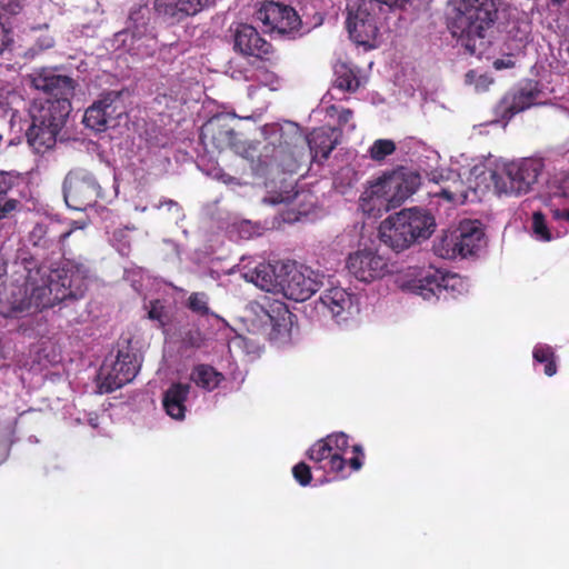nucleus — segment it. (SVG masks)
Instances as JSON below:
<instances>
[{"mask_svg":"<svg viewBox=\"0 0 569 569\" xmlns=\"http://www.w3.org/2000/svg\"><path fill=\"white\" fill-rule=\"evenodd\" d=\"M64 271H73L74 276L58 271V279L33 278L29 270L24 271V281L11 282L0 291V313L4 318H20L24 313L52 308L58 303L77 301L84 297L83 279L88 269L83 264L69 262Z\"/></svg>","mask_w":569,"mask_h":569,"instance_id":"obj_1","label":"nucleus"},{"mask_svg":"<svg viewBox=\"0 0 569 569\" xmlns=\"http://www.w3.org/2000/svg\"><path fill=\"white\" fill-rule=\"evenodd\" d=\"M73 228L64 229L60 222L37 223L28 234V243L30 247L17 250V266L23 270H29L31 274H38L43 278L58 279L61 276L58 271L64 273V268L69 262L83 264L88 269L83 279L86 291L88 290L89 280L91 278L92 268L86 259H66L61 267H56V261L64 253V242L72 234ZM67 274L74 276L73 271H66Z\"/></svg>","mask_w":569,"mask_h":569,"instance_id":"obj_2","label":"nucleus"},{"mask_svg":"<svg viewBox=\"0 0 569 569\" xmlns=\"http://www.w3.org/2000/svg\"><path fill=\"white\" fill-rule=\"evenodd\" d=\"M452 16L448 29L470 56L482 57L489 46L490 32L498 18L496 0H451Z\"/></svg>","mask_w":569,"mask_h":569,"instance_id":"obj_3","label":"nucleus"},{"mask_svg":"<svg viewBox=\"0 0 569 569\" xmlns=\"http://www.w3.org/2000/svg\"><path fill=\"white\" fill-rule=\"evenodd\" d=\"M421 184V176L406 168L383 173L371 182L359 198V208L369 217L400 207Z\"/></svg>","mask_w":569,"mask_h":569,"instance_id":"obj_4","label":"nucleus"},{"mask_svg":"<svg viewBox=\"0 0 569 569\" xmlns=\"http://www.w3.org/2000/svg\"><path fill=\"white\" fill-rule=\"evenodd\" d=\"M435 217L421 208H408L389 216L379 227L381 242L396 252L419 243L433 233Z\"/></svg>","mask_w":569,"mask_h":569,"instance_id":"obj_5","label":"nucleus"},{"mask_svg":"<svg viewBox=\"0 0 569 569\" xmlns=\"http://www.w3.org/2000/svg\"><path fill=\"white\" fill-rule=\"evenodd\" d=\"M72 110L64 99H39L30 108L31 124L26 137L37 153H43L56 146L57 138Z\"/></svg>","mask_w":569,"mask_h":569,"instance_id":"obj_6","label":"nucleus"},{"mask_svg":"<svg viewBox=\"0 0 569 569\" xmlns=\"http://www.w3.org/2000/svg\"><path fill=\"white\" fill-rule=\"evenodd\" d=\"M543 170L541 158L528 157L505 163L491 178L498 193L520 197L535 190Z\"/></svg>","mask_w":569,"mask_h":569,"instance_id":"obj_7","label":"nucleus"},{"mask_svg":"<svg viewBox=\"0 0 569 569\" xmlns=\"http://www.w3.org/2000/svg\"><path fill=\"white\" fill-rule=\"evenodd\" d=\"M63 198L66 204L73 210L84 211L103 198L97 178L84 169L71 170L63 180Z\"/></svg>","mask_w":569,"mask_h":569,"instance_id":"obj_8","label":"nucleus"},{"mask_svg":"<svg viewBox=\"0 0 569 569\" xmlns=\"http://www.w3.org/2000/svg\"><path fill=\"white\" fill-rule=\"evenodd\" d=\"M440 256L455 258L476 254L485 244V232L477 220H465L459 227L441 239Z\"/></svg>","mask_w":569,"mask_h":569,"instance_id":"obj_9","label":"nucleus"},{"mask_svg":"<svg viewBox=\"0 0 569 569\" xmlns=\"http://www.w3.org/2000/svg\"><path fill=\"white\" fill-rule=\"evenodd\" d=\"M346 10V26L350 39L358 44L370 46L379 33L372 1L347 0Z\"/></svg>","mask_w":569,"mask_h":569,"instance_id":"obj_10","label":"nucleus"},{"mask_svg":"<svg viewBox=\"0 0 569 569\" xmlns=\"http://www.w3.org/2000/svg\"><path fill=\"white\" fill-rule=\"evenodd\" d=\"M461 279L457 274L443 273L438 269H429L409 283V289L425 300L447 301L456 298L455 291L460 287Z\"/></svg>","mask_w":569,"mask_h":569,"instance_id":"obj_11","label":"nucleus"},{"mask_svg":"<svg viewBox=\"0 0 569 569\" xmlns=\"http://www.w3.org/2000/svg\"><path fill=\"white\" fill-rule=\"evenodd\" d=\"M140 370V363L134 353L119 351L116 359L103 362L99 371L101 392L110 393L131 382Z\"/></svg>","mask_w":569,"mask_h":569,"instance_id":"obj_12","label":"nucleus"},{"mask_svg":"<svg viewBox=\"0 0 569 569\" xmlns=\"http://www.w3.org/2000/svg\"><path fill=\"white\" fill-rule=\"evenodd\" d=\"M260 329L269 340H279L289 337L292 327L293 315L284 302L274 300L267 306H259L256 311Z\"/></svg>","mask_w":569,"mask_h":569,"instance_id":"obj_13","label":"nucleus"},{"mask_svg":"<svg viewBox=\"0 0 569 569\" xmlns=\"http://www.w3.org/2000/svg\"><path fill=\"white\" fill-rule=\"evenodd\" d=\"M346 266L356 279L367 283L381 279L389 271L387 259L371 249L350 253Z\"/></svg>","mask_w":569,"mask_h":569,"instance_id":"obj_14","label":"nucleus"},{"mask_svg":"<svg viewBox=\"0 0 569 569\" xmlns=\"http://www.w3.org/2000/svg\"><path fill=\"white\" fill-rule=\"evenodd\" d=\"M257 19L268 28V31L281 34L297 29L300 23V18L292 7L274 1L263 2L257 11Z\"/></svg>","mask_w":569,"mask_h":569,"instance_id":"obj_15","label":"nucleus"},{"mask_svg":"<svg viewBox=\"0 0 569 569\" xmlns=\"http://www.w3.org/2000/svg\"><path fill=\"white\" fill-rule=\"evenodd\" d=\"M200 139L207 149L219 152L231 149L238 151L237 133L231 127L230 120L223 116L211 118L203 124Z\"/></svg>","mask_w":569,"mask_h":569,"instance_id":"obj_16","label":"nucleus"},{"mask_svg":"<svg viewBox=\"0 0 569 569\" xmlns=\"http://www.w3.org/2000/svg\"><path fill=\"white\" fill-rule=\"evenodd\" d=\"M34 89L48 94L47 99H64L71 102L77 82L69 76L58 73L54 69L43 68L31 79Z\"/></svg>","mask_w":569,"mask_h":569,"instance_id":"obj_17","label":"nucleus"},{"mask_svg":"<svg viewBox=\"0 0 569 569\" xmlns=\"http://www.w3.org/2000/svg\"><path fill=\"white\" fill-rule=\"evenodd\" d=\"M217 1L218 0H154L153 9L163 20L174 24L214 7Z\"/></svg>","mask_w":569,"mask_h":569,"instance_id":"obj_18","label":"nucleus"},{"mask_svg":"<svg viewBox=\"0 0 569 569\" xmlns=\"http://www.w3.org/2000/svg\"><path fill=\"white\" fill-rule=\"evenodd\" d=\"M233 47L243 56H252L261 60H270L273 54L272 44L263 39L254 27L247 23H240L236 28Z\"/></svg>","mask_w":569,"mask_h":569,"instance_id":"obj_19","label":"nucleus"},{"mask_svg":"<svg viewBox=\"0 0 569 569\" xmlns=\"http://www.w3.org/2000/svg\"><path fill=\"white\" fill-rule=\"evenodd\" d=\"M121 97L120 91H108L101 94L98 101H94L84 112L83 123L97 132H102L108 128L110 118L119 116L116 103Z\"/></svg>","mask_w":569,"mask_h":569,"instance_id":"obj_20","label":"nucleus"},{"mask_svg":"<svg viewBox=\"0 0 569 569\" xmlns=\"http://www.w3.org/2000/svg\"><path fill=\"white\" fill-rule=\"evenodd\" d=\"M541 90L537 83L528 82L526 86L506 93L499 103V110L503 119H511L519 112L539 104Z\"/></svg>","mask_w":569,"mask_h":569,"instance_id":"obj_21","label":"nucleus"},{"mask_svg":"<svg viewBox=\"0 0 569 569\" xmlns=\"http://www.w3.org/2000/svg\"><path fill=\"white\" fill-rule=\"evenodd\" d=\"M317 287L316 280L296 268H291L283 273L280 293L293 301H306L316 293Z\"/></svg>","mask_w":569,"mask_h":569,"instance_id":"obj_22","label":"nucleus"},{"mask_svg":"<svg viewBox=\"0 0 569 569\" xmlns=\"http://www.w3.org/2000/svg\"><path fill=\"white\" fill-rule=\"evenodd\" d=\"M277 266L271 263H259L252 269H248L243 277L247 281L252 282L256 287L267 292L280 293L283 273L278 272ZM287 269L286 266L280 267V271Z\"/></svg>","mask_w":569,"mask_h":569,"instance_id":"obj_23","label":"nucleus"},{"mask_svg":"<svg viewBox=\"0 0 569 569\" xmlns=\"http://www.w3.org/2000/svg\"><path fill=\"white\" fill-rule=\"evenodd\" d=\"M322 305L330 311L337 323L346 321L355 309L352 297L343 288H331L322 297Z\"/></svg>","mask_w":569,"mask_h":569,"instance_id":"obj_24","label":"nucleus"},{"mask_svg":"<svg viewBox=\"0 0 569 569\" xmlns=\"http://www.w3.org/2000/svg\"><path fill=\"white\" fill-rule=\"evenodd\" d=\"M190 386L188 383H172L163 395V408L172 419L183 420L186 417V401L188 400Z\"/></svg>","mask_w":569,"mask_h":569,"instance_id":"obj_25","label":"nucleus"},{"mask_svg":"<svg viewBox=\"0 0 569 569\" xmlns=\"http://www.w3.org/2000/svg\"><path fill=\"white\" fill-rule=\"evenodd\" d=\"M352 117V111L343 109L338 114V126H322V159H327L330 152L339 144L342 137L341 126Z\"/></svg>","mask_w":569,"mask_h":569,"instance_id":"obj_26","label":"nucleus"},{"mask_svg":"<svg viewBox=\"0 0 569 569\" xmlns=\"http://www.w3.org/2000/svg\"><path fill=\"white\" fill-rule=\"evenodd\" d=\"M333 77L335 87L342 91L356 92L360 87L357 71L345 61L338 60L333 64Z\"/></svg>","mask_w":569,"mask_h":569,"instance_id":"obj_27","label":"nucleus"},{"mask_svg":"<svg viewBox=\"0 0 569 569\" xmlns=\"http://www.w3.org/2000/svg\"><path fill=\"white\" fill-rule=\"evenodd\" d=\"M190 379L200 388L208 391L216 389L223 380L222 373L217 371L212 366L198 365L190 375Z\"/></svg>","mask_w":569,"mask_h":569,"instance_id":"obj_28","label":"nucleus"},{"mask_svg":"<svg viewBox=\"0 0 569 569\" xmlns=\"http://www.w3.org/2000/svg\"><path fill=\"white\" fill-rule=\"evenodd\" d=\"M550 210L555 220L569 222V179L565 180L553 192Z\"/></svg>","mask_w":569,"mask_h":569,"instance_id":"obj_29","label":"nucleus"},{"mask_svg":"<svg viewBox=\"0 0 569 569\" xmlns=\"http://www.w3.org/2000/svg\"><path fill=\"white\" fill-rule=\"evenodd\" d=\"M326 463L322 465V470L326 472V476L322 478L323 482H329L333 480L345 479L348 473L346 472V459L339 452L335 453H325Z\"/></svg>","mask_w":569,"mask_h":569,"instance_id":"obj_30","label":"nucleus"},{"mask_svg":"<svg viewBox=\"0 0 569 569\" xmlns=\"http://www.w3.org/2000/svg\"><path fill=\"white\" fill-rule=\"evenodd\" d=\"M532 358L536 362L545 363V373L552 377L557 373L556 355L552 347L539 343L533 348Z\"/></svg>","mask_w":569,"mask_h":569,"instance_id":"obj_31","label":"nucleus"},{"mask_svg":"<svg viewBox=\"0 0 569 569\" xmlns=\"http://www.w3.org/2000/svg\"><path fill=\"white\" fill-rule=\"evenodd\" d=\"M349 447V437L343 432H335L322 438V461H325V453L339 452L342 455Z\"/></svg>","mask_w":569,"mask_h":569,"instance_id":"obj_32","label":"nucleus"},{"mask_svg":"<svg viewBox=\"0 0 569 569\" xmlns=\"http://www.w3.org/2000/svg\"><path fill=\"white\" fill-rule=\"evenodd\" d=\"M204 335L200 329H188L181 333L179 340V351L184 353L191 350L200 349L204 346Z\"/></svg>","mask_w":569,"mask_h":569,"instance_id":"obj_33","label":"nucleus"},{"mask_svg":"<svg viewBox=\"0 0 569 569\" xmlns=\"http://www.w3.org/2000/svg\"><path fill=\"white\" fill-rule=\"evenodd\" d=\"M395 151L396 143L390 139H377L368 150L370 159L377 162L383 161Z\"/></svg>","mask_w":569,"mask_h":569,"instance_id":"obj_34","label":"nucleus"},{"mask_svg":"<svg viewBox=\"0 0 569 569\" xmlns=\"http://www.w3.org/2000/svg\"><path fill=\"white\" fill-rule=\"evenodd\" d=\"M187 308L200 317L211 315L209 297L206 292H192L187 300Z\"/></svg>","mask_w":569,"mask_h":569,"instance_id":"obj_35","label":"nucleus"},{"mask_svg":"<svg viewBox=\"0 0 569 569\" xmlns=\"http://www.w3.org/2000/svg\"><path fill=\"white\" fill-rule=\"evenodd\" d=\"M532 224L531 229L533 232V236L537 240L540 241H551L552 234L551 231L547 224L546 217L541 211H536L532 214Z\"/></svg>","mask_w":569,"mask_h":569,"instance_id":"obj_36","label":"nucleus"},{"mask_svg":"<svg viewBox=\"0 0 569 569\" xmlns=\"http://www.w3.org/2000/svg\"><path fill=\"white\" fill-rule=\"evenodd\" d=\"M20 204L17 199L0 197V220L13 218Z\"/></svg>","mask_w":569,"mask_h":569,"instance_id":"obj_37","label":"nucleus"},{"mask_svg":"<svg viewBox=\"0 0 569 569\" xmlns=\"http://www.w3.org/2000/svg\"><path fill=\"white\" fill-rule=\"evenodd\" d=\"M292 475L295 479L301 485V486H308L312 480V475L310 467L305 462H299L292 468Z\"/></svg>","mask_w":569,"mask_h":569,"instance_id":"obj_38","label":"nucleus"},{"mask_svg":"<svg viewBox=\"0 0 569 569\" xmlns=\"http://www.w3.org/2000/svg\"><path fill=\"white\" fill-rule=\"evenodd\" d=\"M148 318L150 320L158 321L160 323V327H163L166 325V322H164V306L162 305V302L159 299L150 301L149 310H148Z\"/></svg>","mask_w":569,"mask_h":569,"instance_id":"obj_39","label":"nucleus"},{"mask_svg":"<svg viewBox=\"0 0 569 569\" xmlns=\"http://www.w3.org/2000/svg\"><path fill=\"white\" fill-rule=\"evenodd\" d=\"M16 179L6 171H0V197H6L13 188Z\"/></svg>","mask_w":569,"mask_h":569,"instance_id":"obj_40","label":"nucleus"},{"mask_svg":"<svg viewBox=\"0 0 569 569\" xmlns=\"http://www.w3.org/2000/svg\"><path fill=\"white\" fill-rule=\"evenodd\" d=\"M352 452L355 456L349 460V466L353 471H358L363 465V449L360 445H355L352 446Z\"/></svg>","mask_w":569,"mask_h":569,"instance_id":"obj_41","label":"nucleus"},{"mask_svg":"<svg viewBox=\"0 0 569 569\" xmlns=\"http://www.w3.org/2000/svg\"><path fill=\"white\" fill-rule=\"evenodd\" d=\"M0 7L11 14H17L22 8V0H0Z\"/></svg>","mask_w":569,"mask_h":569,"instance_id":"obj_42","label":"nucleus"},{"mask_svg":"<svg viewBox=\"0 0 569 569\" xmlns=\"http://www.w3.org/2000/svg\"><path fill=\"white\" fill-rule=\"evenodd\" d=\"M492 66L496 70H503L515 68L516 62L512 59V54H508L507 57L496 59Z\"/></svg>","mask_w":569,"mask_h":569,"instance_id":"obj_43","label":"nucleus"},{"mask_svg":"<svg viewBox=\"0 0 569 569\" xmlns=\"http://www.w3.org/2000/svg\"><path fill=\"white\" fill-rule=\"evenodd\" d=\"M163 206H166V207H167L168 211H172L176 216H179V214L181 213V210H182V209H181V206H180L177 201H174V200H172V199H164V200H161V201L159 202V204H156L154 207H156V208H158V209H160V208H162Z\"/></svg>","mask_w":569,"mask_h":569,"instance_id":"obj_44","label":"nucleus"},{"mask_svg":"<svg viewBox=\"0 0 569 569\" xmlns=\"http://www.w3.org/2000/svg\"><path fill=\"white\" fill-rule=\"evenodd\" d=\"M306 198L307 196L303 192H295L293 194L291 192H287L286 194H278L277 197L272 198L273 203H281V202H290L295 198Z\"/></svg>","mask_w":569,"mask_h":569,"instance_id":"obj_45","label":"nucleus"},{"mask_svg":"<svg viewBox=\"0 0 569 569\" xmlns=\"http://www.w3.org/2000/svg\"><path fill=\"white\" fill-rule=\"evenodd\" d=\"M339 179L340 177L337 176L335 179H333V187L335 189L341 193V194H347L348 190L351 189L353 187V183H352V180L349 178L348 181L346 183L343 182H339Z\"/></svg>","mask_w":569,"mask_h":569,"instance_id":"obj_46","label":"nucleus"},{"mask_svg":"<svg viewBox=\"0 0 569 569\" xmlns=\"http://www.w3.org/2000/svg\"><path fill=\"white\" fill-rule=\"evenodd\" d=\"M437 197H440L449 202H453L456 200V194L449 189L441 188L440 191L435 193Z\"/></svg>","mask_w":569,"mask_h":569,"instance_id":"obj_47","label":"nucleus"},{"mask_svg":"<svg viewBox=\"0 0 569 569\" xmlns=\"http://www.w3.org/2000/svg\"><path fill=\"white\" fill-rule=\"evenodd\" d=\"M310 458L313 460H320V448L316 449V446H313L310 449Z\"/></svg>","mask_w":569,"mask_h":569,"instance_id":"obj_48","label":"nucleus"},{"mask_svg":"<svg viewBox=\"0 0 569 569\" xmlns=\"http://www.w3.org/2000/svg\"><path fill=\"white\" fill-rule=\"evenodd\" d=\"M7 273V268H6V264L4 262H2L0 260V280H2V278L6 276ZM2 284V281H0V286Z\"/></svg>","mask_w":569,"mask_h":569,"instance_id":"obj_49","label":"nucleus"},{"mask_svg":"<svg viewBox=\"0 0 569 569\" xmlns=\"http://www.w3.org/2000/svg\"><path fill=\"white\" fill-rule=\"evenodd\" d=\"M337 112V108L335 106H330L326 109V114L329 117H333Z\"/></svg>","mask_w":569,"mask_h":569,"instance_id":"obj_50","label":"nucleus"},{"mask_svg":"<svg viewBox=\"0 0 569 569\" xmlns=\"http://www.w3.org/2000/svg\"><path fill=\"white\" fill-rule=\"evenodd\" d=\"M553 3H557V4H561L562 2H565L566 0H551Z\"/></svg>","mask_w":569,"mask_h":569,"instance_id":"obj_51","label":"nucleus"},{"mask_svg":"<svg viewBox=\"0 0 569 569\" xmlns=\"http://www.w3.org/2000/svg\"><path fill=\"white\" fill-rule=\"evenodd\" d=\"M2 141V134L0 133V142Z\"/></svg>","mask_w":569,"mask_h":569,"instance_id":"obj_52","label":"nucleus"}]
</instances>
